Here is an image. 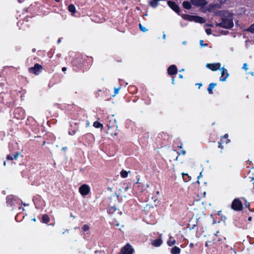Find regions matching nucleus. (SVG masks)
<instances>
[{"label": "nucleus", "mask_w": 254, "mask_h": 254, "mask_svg": "<svg viewBox=\"0 0 254 254\" xmlns=\"http://www.w3.org/2000/svg\"><path fill=\"white\" fill-rule=\"evenodd\" d=\"M88 57L82 55H78L72 62L74 70L77 71L86 65Z\"/></svg>", "instance_id": "f257e3e1"}, {"label": "nucleus", "mask_w": 254, "mask_h": 254, "mask_svg": "<svg viewBox=\"0 0 254 254\" xmlns=\"http://www.w3.org/2000/svg\"><path fill=\"white\" fill-rule=\"evenodd\" d=\"M216 26L228 29H231L234 26L232 17H222V21L220 23H216Z\"/></svg>", "instance_id": "f03ea898"}, {"label": "nucleus", "mask_w": 254, "mask_h": 254, "mask_svg": "<svg viewBox=\"0 0 254 254\" xmlns=\"http://www.w3.org/2000/svg\"><path fill=\"white\" fill-rule=\"evenodd\" d=\"M183 19L189 21H194L196 23H203L205 22V19L200 16L197 15H190L189 14H184L182 15Z\"/></svg>", "instance_id": "7ed1b4c3"}, {"label": "nucleus", "mask_w": 254, "mask_h": 254, "mask_svg": "<svg viewBox=\"0 0 254 254\" xmlns=\"http://www.w3.org/2000/svg\"><path fill=\"white\" fill-rule=\"evenodd\" d=\"M242 202L239 198H235L231 203V208L236 211H241L243 209Z\"/></svg>", "instance_id": "20e7f679"}, {"label": "nucleus", "mask_w": 254, "mask_h": 254, "mask_svg": "<svg viewBox=\"0 0 254 254\" xmlns=\"http://www.w3.org/2000/svg\"><path fill=\"white\" fill-rule=\"evenodd\" d=\"M107 126L108 127L107 131L108 133H110L112 136L117 135L116 132L113 133V130L116 131L118 129V126L116 124L115 120H114L112 123L110 121L109 123H107Z\"/></svg>", "instance_id": "39448f33"}, {"label": "nucleus", "mask_w": 254, "mask_h": 254, "mask_svg": "<svg viewBox=\"0 0 254 254\" xmlns=\"http://www.w3.org/2000/svg\"><path fill=\"white\" fill-rule=\"evenodd\" d=\"M43 69V67L42 65L36 63L34 64V66L30 67L28 68V71L30 73L38 75L41 72Z\"/></svg>", "instance_id": "423d86ee"}, {"label": "nucleus", "mask_w": 254, "mask_h": 254, "mask_svg": "<svg viewBox=\"0 0 254 254\" xmlns=\"http://www.w3.org/2000/svg\"><path fill=\"white\" fill-rule=\"evenodd\" d=\"M14 116L18 120H22L25 117V111L22 108L18 107L14 111Z\"/></svg>", "instance_id": "0eeeda50"}, {"label": "nucleus", "mask_w": 254, "mask_h": 254, "mask_svg": "<svg viewBox=\"0 0 254 254\" xmlns=\"http://www.w3.org/2000/svg\"><path fill=\"white\" fill-rule=\"evenodd\" d=\"M90 191V187L87 184L82 185L79 188V192L82 196H86L88 195Z\"/></svg>", "instance_id": "6e6552de"}, {"label": "nucleus", "mask_w": 254, "mask_h": 254, "mask_svg": "<svg viewBox=\"0 0 254 254\" xmlns=\"http://www.w3.org/2000/svg\"><path fill=\"white\" fill-rule=\"evenodd\" d=\"M133 251L134 250L131 245L127 244L122 248L119 254H132Z\"/></svg>", "instance_id": "1a4fd4ad"}, {"label": "nucleus", "mask_w": 254, "mask_h": 254, "mask_svg": "<svg viewBox=\"0 0 254 254\" xmlns=\"http://www.w3.org/2000/svg\"><path fill=\"white\" fill-rule=\"evenodd\" d=\"M168 6L178 14L180 15V8L179 6L174 1L168 0L167 1Z\"/></svg>", "instance_id": "9d476101"}, {"label": "nucleus", "mask_w": 254, "mask_h": 254, "mask_svg": "<svg viewBox=\"0 0 254 254\" xmlns=\"http://www.w3.org/2000/svg\"><path fill=\"white\" fill-rule=\"evenodd\" d=\"M221 70V76L219 80L221 81H225L229 76V73L227 69L224 67L219 69Z\"/></svg>", "instance_id": "9b49d317"}, {"label": "nucleus", "mask_w": 254, "mask_h": 254, "mask_svg": "<svg viewBox=\"0 0 254 254\" xmlns=\"http://www.w3.org/2000/svg\"><path fill=\"white\" fill-rule=\"evenodd\" d=\"M220 66L221 64L219 63L207 64H206V67L212 71H216L218 69H219L220 68Z\"/></svg>", "instance_id": "f8f14e48"}, {"label": "nucleus", "mask_w": 254, "mask_h": 254, "mask_svg": "<svg viewBox=\"0 0 254 254\" xmlns=\"http://www.w3.org/2000/svg\"><path fill=\"white\" fill-rule=\"evenodd\" d=\"M190 2L194 6H203L207 4L206 0H190Z\"/></svg>", "instance_id": "ddd939ff"}, {"label": "nucleus", "mask_w": 254, "mask_h": 254, "mask_svg": "<svg viewBox=\"0 0 254 254\" xmlns=\"http://www.w3.org/2000/svg\"><path fill=\"white\" fill-rule=\"evenodd\" d=\"M168 74L169 75L173 76L176 75L178 72V68L176 65L172 64L170 65L167 69Z\"/></svg>", "instance_id": "4468645a"}, {"label": "nucleus", "mask_w": 254, "mask_h": 254, "mask_svg": "<svg viewBox=\"0 0 254 254\" xmlns=\"http://www.w3.org/2000/svg\"><path fill=\"white\" fill-rule=\"evenodd\" d=\"M85 142L88 144L93 143L94 141V137L92 133H87L84 135Z\"/></svg>", "instance_id": "2eb2a0df"}, {"label": "nucleus", "mask_w": 254, "mask_h": 254, "mask_svg": "<svg viewBox=\"0 0 254 254\" xmlns=\"http://www.w3.org/2000/svg\"><path fill=\"white\" fill-rule=\"evenodd\" d=\"M14 198L13 195H9L6 196V203L10 205V206H12L14 205Z\"/></svg>", "instance_id": "dca6fc26"}, {"label": "nucleus", "mask_w": 254, "mask_h": 254, "mask_svg": "<svg viewBox=\"0 0 254 254\" xmlns=\"http://www.w3.org/2000/svg\"><path fill=\"white\" fill-rule=\"evenodd\" d=\"M217 85V84L216 83H211L209 84L208 87L207 89V90L209 94H212L213 93V88Z\"/></svg>", "instance_id": "f3484780"}, {"label": "nucleus", "mask_w": 254, "mask_h": 254, "mask_svg": "<svg viewBox=\"0 0 254 254\" xmlns=\"http://www.w3.org/2000/svg\"><path fill=\"white\" fill-rule=\"evenodd\" d=\"M162 243L163 242L162 239L161 238H158L153 241L152 242V245L156 247H158L161 245Z\"/></svg>", "instance_id": "a211bd4d"}, {"label": "nucleus", "mask_w": 254, "mask_h": 254, "mask_svg": "<svg viewBox=\"0 0 254 254\" xmlns=\"http://www.w3.org/2000/svg\"><path fill=\"white\" fill-rule=\"evenodd\" d=\"M181 252V249L177 246H174L171 249V253L172 254H180Z\"/></svg>", "instance_id": "6ab92c4d"}, {"label": "nucleus", "mask_w": 254, "mask_h": 254, "mask_svg": "<svg viewBox=\"0 0 254 254\" xmlns=\"http://www.w3.org/2000/svg\"><path fill=\"white\" fill-rule=\"evenodd\" d=\"M117 208L115 206H109L107 208V212L109 214H113L116 210Z\"/></svg>", "instance_id": "aec40b11"}, {"label": "nucleus", "mask_w": 254, "mask_h": 254, "mask_svg": "<svg viewBox=\"0 0 254 254\" xmlns=\"http://www.w3.org/2000/svg\"><path fill=\"white\" fill-rule=\"evenodd\" d=\"M19 155V153H15L13 155L9 154V155H7L6 159L7 160H12L13 159L16 160L17 159Z\"/></svg>", "instance_id": "412c9836"}, {"label": "nucleus", "mask_w": 254, "mask_h": 254, "mask_svg": "<svg viewBox=\"0 0 254 254\" xmlns=\"http://www.w3.org/2000/svg\"><path fill=\"white\" fill-rule=\"evenodd\" d=\"M49 216L47 214H44L42 216L41 221L43 223L47 224L50 222Z\"/></svg>", "instance_id": "4be33fe9"}, {"label": "nucleus", "mask_w": 254, "mask_h": 254, "mask_svg": "<svg viewBox=\"0 0 254 254\" xmlns=\"http://www.w3.org/2000/svg\"><path fill=\"white\" fill-rule=\"evenodd\" d=\"M191 3L188 1H184L183 2V7L187 9H190L191 8Z\"/></svg>", "instance_id": "5701e85b"}, {"label": "nucleus", "mask_w": 254, "mask_h": 254, "mask_svg": "<svg viewBox=\"0 0 254 254\" xmlns=\"http://www.w3.org/2000/svg\"><path fill=\"white\" fill-rule=\"evenodd\" d=\"M221 140L225 142L226 144L230 142V140L228 138V134L226 133L222 136Z\"/></svg>", "instance_id": "b1692460"}, {"label": "nucleus", "mask_w": 254, "mask_h": 254, "mask_svg": "<svg viewBox=\"0 0 254 254\" xmlns=\"http://www.w3.org/2000/svg\"><path fill=\"white\" fill-rule=\"evenodd\" d=\"M68 9L69 12L74 14L76 12V8L75 6L73 4H70L68 7Z\"/></svg>", "instance_id": "393cba45"}, {"label": "nucleus", "mask_w": 254, "mask_h": 254, "mask_svg": "<svg viewBox=\"0 0 254 254\" xmlns=\"http://www.w3.org/2000/svg\"><path fill=\"white\" fill-rule=\"evenodd\" d=\"M93 126H94V127H95V128H102L103 127V125L98 121H95L93 123Z\"/></svg>", "instance_id": "a878e982"}, {"label": "nucleus", "mask_w": 254, "mask_h": 254, "mask_svg": "<svg viewBox=\"0 0 254 254\" xmlns=\"http://www.w3.org/2000/svg\"><path fill=\"white\" fill-rule=\"evenodd\" d=\"M182 177L183 180L185 182H188L190 180V177L187 174H185L184 173H182Z\"/></svg>", "instance_id": "bb28decb"}, {"label": "nucleus", "mask_w": 254, "mask_h": 254, "mask_svg": "<svg viewBox=\"0 0 254 254\" xmlns=\"http://www.w3.org/2000/svg\"><path fill=\"white\" fill-rule=\"evenodd\" d=\"M121 176L122 178H126L128 176V172L125 170H122L121 172Z\"/></svg>", "instance_id": "cd10ccee"}, {"label": "nucleus", "mask_w": 254, "mask_h": 254, "mask_svg": "<svg viewBox=\"0 0 254 254\" xmlns=\"http://www.w3.org/2000/svg\"><path fill=\"white\" fill-rule=\"evenodd\" d=\"M247 31L252 33H254V24H252L247 30Z\"/></svg>", "instance_id": "c85d7f7f"}, {"label": "nucleus", "mask_w": 254, "mask_h": 254, "mask_svg": "<svg viewBox=\"0 0 254 254\" xmlns=\"http://www.w3.org/2000/svg\"><path fill=\"white\" fill-rule=\"evenodd\" d=\"M176 240H173L171 241L170 239L167 242V244L169 246L171 247L176 244Z\"/></svg>", "instance_id": "c756f323"}, {"label": "nucleus", "mask_w": 254, "mask_h": 254, "mask_svg": "<svg viewBox=\"0 0 254 254\" xmlns=\"http://www.w3.org/2000/svg\"><path fill=\"white\" fill-rule=\"evenodd\" d=\"M82 230L84 232H86L89 230V226L87 224H85L82 226Z\"/></svg>", "instance_id": "7c9ffc66"}, {"label": "nucleus", "mask_w": 254, "mask_h": 254, "mask_svg": "<svg viewBox=\"0 0 254 254\" xmlns=\"http://www.w3.org/2000/svg\"><path fill=\"white\" fill-rule=\"evenodd\" d=\"M139 27L140 30L143 32H145L148 30L145 27L142 25V24L140 23L139 24Z\"/></svg>", "instance_id": "2f4dec72"}, {"label": "nucleus", "mask_w": 254, "mask_h": 254, "mask_svg": "<svg viewBox=\"0 0 254 254\" xmlns=\"http://www.w3.org/2000/svg\"><path fill=\"white\" fill-rule=\"evenodd\" d=\"M244 200H245L244 205H245V207L248 208L250 209V203L249 202H248L246 199H244Z\"/></svg>", "instance_id": "473e14b6"}, {"label": "nucleus", "mask_w": 254, "mask_h": 254, "mask_svg": "<svg viewBox=\"0 0 254 254\" xmlns=\"http://www.w3.org/2000/svg\"><path fill=\"white\" fill-rule=\"evenodd\" d=\"M41 196L40 195H37L36 196H35L33 199V200L34 201V203H35V201L37 199H41Z\"/></svg>", "instance_id": "72a5a7b5"}, {"label": "nucleus", "mask_w": 254, "mask_h": 254, "mask_svg": "<svg viewBox=\"0 0 254 254\" xmlns=\"http://www.w3.org/2000/svg\"><path fill=\"white\" fill-rule=\"evenodd\" d=\"M121 87H119L118 88H114V96L116 95L119 93V91Z\"/></svg>", "instance_id": "f704fd0d"}, {"label": "nucleus", "mask_w": 254, "mask_h": 254, "mask_svg": "<svg viewBox=\"0 0 254 254\" xmlns=\"http://www.w3.org/2000/svg\"><path fill=\"white\" fill-rule=\"evenodd\" d=\"M205 32L207 35H210L212 32V30L210 28H207L205 29Z\"/></svg>", "instance_id": "c9c22d12"}, {"label": "nucleus", "mask_w": 254, "mask_h": 254, "mask_svg": "<svg viewBox=\"0 0 254 254\" xmlns=\"http://www.w3.org/2000/svg\"><path fill=\"white\" fill-rule=\"evenodd\" d=\"M222 140H220V141H218V148H220L221 150L223 149V146L222 145Z\"/></svg>", "instance_id": "e433bc0d"}, {"label": "nucleus", "mask_w": 254, "mask_h": 254, "mask_svg": "<svg viewBox=\"0 0 254 254\" xmlns=\"http://www.w3.org/2000/svg\"><path fill=\"white\" fill-rule=\"evenodd\" d=\"M203 41L202 40L200 41V44L201 46L205 47V46H207L208 45V44H205L204 45H203Z\"/></svg>", "instance_id": "4c0bfd02"}, {"label": "nucleus", "mask_w": 254, "mask_h": 254, "mask_svg": "<svg viewBox=\"0 0 254 254\" xmlns=\"http://www.w3.org/2000/svg\"><path fill=\"white\" fill-rule=\"evenodd\" d=\"M247 64L246 63L244 64L243 66V68L246 71L248 70Z\"/></svg>", "instance_id": "58836bf2"}, {"label": "nucleus", "mask_w": 254, "mask_h": 254, "mask_svg": "<svg viewBox=\"0 0 254 254\" xmlns=\"http://www.w3.org/2000/svg\"><path fill=\"white\" fill-rule=\"evenodd\" d=\"M48 66L49 65H47V68L48 69V71H50V72L53 71H54V68H52V67H49Z\"/></svg>", "instance_id": "ea45409f"}, {"label": "nucleus", "mask_w": 254, "mask_h": 254, "mask_svg": "<svg viewBox=\"0 0 254 254\" xmlns=\"http://www.w3.org/2000/svg\"><path fill=\"white\" fill-rule=\"evenodd\" d=\"M201 177V172H200V173L199 175L197 177V182L198 183H199V179H200V178Z\"/></svg>", "instance_id": "a19ab883"}, {"label": "nucleus", "mask_w": 254, "mask_h": 254, "mask_svg": "<svg viewBox=\"0 0 254 254\" xmlns=\"http://www.w3.org/2000/svg\"><path fill=\"white\" fill-rule=\"evenodd\" d=\"M186 151H185V150H181V152H180V153L179 154H182L183 155H185V154H186Z\"/></svg>", "instance_id": "79ce46f5"}, {"label": "nucleus", "mask_w": 254, "mask_h": 254, "mask_svg": "<svg viewBox=\"0 0 254 254\" xmlns=\"http://www.w3.org/2000/svg\"><path fill=\"white\" fill-rule=\"evenodd\" d=\"M171 80H172V83L173 84H175V77H172Z\"/></svg>", "instance_id": "37998d69"}, {"label": "nucleus", "mask_w": 254, "mask_h": 254, "mask_svg": "<svg viewBox=\"0 0 254 254\" xmlns=\"http://www.w3.org/2000/svg\"><path fill=\"white\" fill-rule=\"evenodd\" d=\"M189 246H190V248H193L194 247V244L193 243H190Z\"/></svg>", "instance_id": "c03bdc74"}, {"label": "nucleus", "mask_w": 254, "mask_h": 254, "mask_svg": "<svg viewBox=\"0 0 254 254\" xmlns=\"http://www.w3.org/2000/svg\"><path fill=\"white\" fill-rule=\"evenodd\" d=\"M62 71L64 72L66 70V67H63L62 69Z\"/></svg>", "instance_id": "a18cd8bd"}, {"label": "nucleus", "mask_w": 254, "mask_h": 254, "mask_svg": "<svg viewBox=\"0 0 254 254\" xmlns=\"http://www.w3.org/2000/svg\"><path fill=\"white\" fill-rule=\"evenodd\" d=\"M196 85H198L199 86V88L202 85V83H196Z\"/></svg>", "instance_id": "49530a36"}, {"label": "nucleus", "mask_w": 254, "mask_h": 254, "mask_svg": "<svg viewBox=\"0 0 254 254\" xmlns=\"http://www.w3.org/2000/svg\"><path fill=\"white\" fill-rule=\"evenodd\" d=\"M36 50L35 48H33L32 50V52L33 53H35L36 52Z\"/></svg>", "instance_id": "de8ad7c7"}, {"label": "nucleus", "mask_w": 254, "mask_h": 254, "mask_svg": "<svg viewBox=\"0 0 254 254\" xmlns=\"http://www.w3.org/2000/svg\"><path fill=\"white\" fill-rule=\"evenodd\" d=\"M179 77L180 78H183V76L182 74H179Z\"/></svg>", "instance_id": "09e8293b"}, {"label": "nucleus", "mask_w": 254, "mask_h": 254, "mask_svg": "<svg viewBox=\"0 0 254 254\" xmlns=\"http://www.w3.org/2000/svg\"><path fill=\"white\" fill-rule=\"evenodd\" d=\"M248 221H251L252 220V217H249L248 219Z\"/></svg>", "instance_id": "8fccbe9b"}, {"label": "nucleus", "mask_w": 254, "mask_h": 254, "mask_svg": "<svg viewBox=\"0 0 254 254\" xmlns=\"http://www.w3.org/2000/svg\"><path fill=\"white\" fill-rule=\"evenodd\" d=\"M45 143H46V142H45V141H44V142H43V143H42V145H43H43H45Z\"/></svg>", "instance_id": "3c124183"}, {"label": "nucleus", "mask_w": 254, "mask_h": 254, "mask_svg": "<svg viewBox=\"0 0 254 254\" xmlns=\"http://www.w3.org/2000/svg\"><path fill=\"white\" fill-rule=\"evenodd\" d=\"M56 2H60L61 0H55Z\"/></svg>", "instance_id": "603ef678"}, {"label": "nucleus", "mask_w": 254, "mask_h": 254, "mask_svg": "<svg viewBox=\"0 0 254 254\" xmlns=\"http://www.w3.org/2000/svg\"><path fill=\"white\" fill-rule=\"evenodd\" d=\"M22 209V210H24V208H21V207H19V209Z\"/></svg>", "instance_id": "864d4df0"}, {"label": "nucleus", "mask_w": 254, "mask_h": 254, "mask_svg": "<svg viewBox=\"0 0 254 254\" xmlns=\"http://www.w3.org/2000/svg\"><path fill=\"white\" fill-rule=\"evenodd\" d=\"M229 33V32H228V31H226V32H225V33H224V34H226L227 33Z\"/></svg>", "instance_id": "5fc2aeb1"}, {"label": "nucleus", "mask_w": 254, "mask_h": 254, "mask_svg": "<svg viewBox=\"0 0 254 254\" xmlns=\"http://www.w3.org/2000/svg\"><path fill=\"white\" fill-rule=\"evenodd\" d=\"M208 26H210V27L213 26V25H212V24H209V25H208Z\"/></svg>", "instance_id": "6e6d98bb"}, {"label": "nucleus", "mask_w": 254, "mask_h": 254, "mask_svg": "<svg viewBox=\"0 0 254 254\" xmlns=\"http://www.w3.org/2000/svg\"><path fill=\"white\" fill-rule=\"evenodd\" d=\"M178 147L181 148H182V145H181L180 146H178Z\"/></svg>", "instance_id": "4d7b16f0"}, {"label": "nucleus", "mask_w": 254, "mask_h": 254, "mask_svg": "<svg viewBox=\"0 0 254 254\" xmlns=\"http://www.w3.org/2000/svg\"><path fill=\"white\" fill-rule=\"evenodd\" d=\"M66 148V147H63V149L65 150Z\"/></svg>", "instance_id": "13d9d810"}, {"label": "nucleus", "mask_w": 254, "mask_h": 254, "mask_svg": "<svg viewBox=\"0 0 254 254\" xmlns=\"http://www.w3.org/2000/svg\"><path fill=\"white\" fill-rule=\"evenodd\" d=\"M66 148V147H63V149L65 150Z\"/></svg>", "instance_id": "bf43d9fd"}, {"label": "nucleus", "mask_w": 254, "mask_h": 254, "mask_svg": "<svg viewBox=\"0 0 254 254\" xmlns=\"http://www.w3.org/2000/svg\"><path fill=\"white\" fill-rule=\"evenodd\" d=\"M178 156H177V157H176V158L175 159V160H178Z\"/></svg>", "instance_id": "052dcab7"}, {"label": "nucleus", "mask_w": 254, "mask_h": 254, "mask_svg": "<svg viewBox=\"0 0 254 254\" xmlns=\"http://www.w3.org/2000/svg\"><path fill=\"white\" fill-rule=\"evenodd\" d=\"M253 180L254 181V178L253 179Z\"/></svg>", "instance_id": "680f3d73"}]
</instances>
